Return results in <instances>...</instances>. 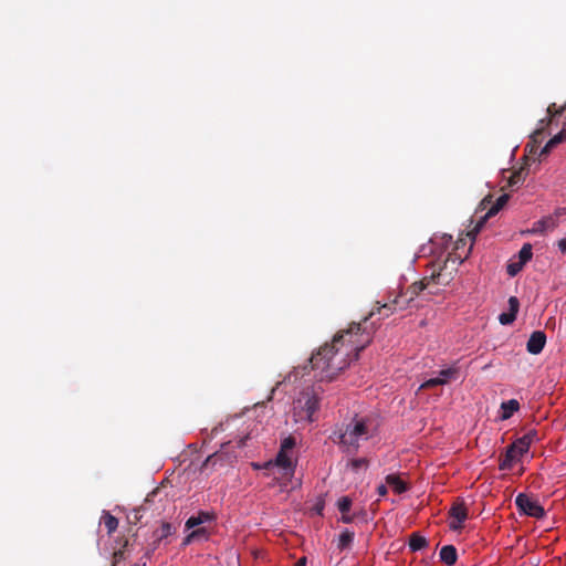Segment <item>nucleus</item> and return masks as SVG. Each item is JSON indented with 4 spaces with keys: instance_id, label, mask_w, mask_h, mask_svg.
<instances>
[{
    "instance_id": "39",
    "label": "nucleus",
    "mask_w": 566,
    "mask_h": 566,
    "mask_svg": "<svg viewBox=\"0 0 566 566\" xmlns=\"http://www.w3.org/2000/svg\"><path fill=\"white\" fill-rule=\"evenodd\" d=\"M306 563H307L306 557H302V558H300V559L295 563V566H306Z\"/></svg>"
},
{
    "instance_id": "14",
    "label": "nucleus",
    "mask_w": 566,
    "mask_h": 566,
    "mask_svg": "<svg viewBox=\"0 0 566 566\" xmlns=\"http://www.w3.org/2000/svg\"><path fill=\"white\" fill-rule=\"evenodd\" d=\"M463 262L461 255L457 253H450L443 262V265L439 266V271L436 273H446L448 276L451 273V279L453 277V272L457 271L458 265Z\"/></svg>"
},
{
    "instance_id": "4",
    "label": "nucleus",
    "mask_w": 566,
    "mask_h": 566,
    "mask_svg": "<svg viewBox=\"0 0 566 566\" xmlns=\"http://www.w3.org/2000/svg\"><path fill=\"white\" fill-rule=\"evenodd\" d=\"M369 437L367 421L365 419H354L347 424L345 431L339 434L338 443L346 449V451L357 450L360 440H366Z\"/></svg>"
},
{
    "instance_id": "24",
    "label": "nucleus",
    "mask_w": 566,
    "mask_h": 566,
    "mask_svg": "<svg viewBox=\"0 0 566 566\" xmlns=\"http://www.w3.org/2000/svg\"><path fill=\"white\" fill-rule=\"evenodd\" d=\"M427 545H428V542H427L426 537H423L422 535H420L418 533L411 534L410 539H409V548L411 552L421 551L422 548L427 547Z\"/></svg>"
},
{
    "instance_id": "7",
    "label": "nucleus",
    "mask_w": 566,
    "mask_h": 566,
    "mask_svg": "<svg viewBox=\"0 0 566 566\" xmlns=\"http://www.w3.org/2000/svg\"><path fill=\"white\" fill-rule=\"evenodd\" d=\"M515 505L521 514L535 518L545 516V510L539 502L525 493H520L515 497Z\"/></svg>"
},
{
    "instance_id": "19",
    "label": "nucleus",
    "mask_w": 566,
    "mask_h": 566,
    "mask_svg": "<svg viewBox=\"0 0 566 566\" xmlns=\"http://www.w3.org/2000/svg\"><path fill=\"white\" fill-rule=\"evenodd\" d=\"M520 460H521L520 455H517L515 453V451H513L511 449V447H509L506 449L504 457L501 459V462L499 465L500 470H505V471L512 470L514 464Z\"/></svg>"
},
{
    "instance_id": "32",
    "label": "nucleus",
    "mask_w": 566,
    "mask_h": 566,
    "mask_svg": "<svg viewBox=\"0 0 566 566\" xmlns=\"http://www.w3.org/2000/svg\"><path fill=\"white\" fill-rule=\"evenodd\" d=\"M566 109V104L564 106H560V107H556V104H552L548 106L547 108V113L553 117V116H560Z\"/></svg>"
},
{
    "instance_id": "9",
    "label": "nucleus",
    "mask_w": 566,
    "mask_h": 566,
    "mask_svg": "<svg viewBox=\"0 0 566 566\" xmlns=\"http://www.w3.org/2000/svg\"><path fill=\"white\" fill-rule=\"evenodd\" d=\"M509 199H510V195H507V193L501 195L496 199V201L489 208L486 213L483 217H481V219L476 222V224L473 228V230L468 233L469 237H472L471 238L472 241L474 240L475 234L481 231V229L483 228L485 221L489 218L495 216L507 203Z\"/></svg>"
},
{
    "instance_id": "21",
    "label": "nucleus",
    "mask_w": 566,
    "mask_h": 566,
    "mask_svg": "<svg viewBox=\"0 0 566 566\" xmlns=\"http://www.w3.org/2000/svg\"><path fill=\"white\" fill-rule=\"evenodd\" d=\"M457 549L452 545H446L440 549V558L446 565H453L457 562Z\"/></svg>"
},
{
    "instance_id": "28",
    "label": "nucleus",
    "mask_w": 566,
    "mask_h": 566,
    "mask_svg": "<svg viewBox=\"0 0 566 566\" xmlns=\"http://www.w3.org/2000/svg\"><path fill=\"white\" fill-rule=\"evenodd\" d=\"M223 457L224 453L221 451H218L211 455H209L206 461L203 462L202 468H207L208 465H216L218 463L223 464Z\"/></svg>"
},
{
    "instance_id": "20",
    "label": "nucleus",
    "mask_w": 566,
    "mask_h": 566,
    "mask_svg": "<svg viewBox=\"0 0 566 566\" xmlns=\"http://www.w3.org/2000/svg\"><path fill=\"white\" fill-rule=\"evenodd\" d=\"M566 140V129L563 128L558 134L552 137L541 150L539 157H544L551 153V150L558 144Z\"/></svg>"
},
{
    "instance_id": "41",
    "label": "nucleus",
    "mask_w": 566,
    "mask_h": 566,
    "mask_svg": "<svg viewBox=\"0 0 566 566\" xmlns=\"http://www.w3.org/2000/svg\"><path fill=\"white\" fill-rule=\"evenodd\" d=\"M514 300H517V297H515V296H511V297L509 298V312H507V313H512V302H513Z\"/></svg>"
},
{
    "instance_id": "2",
    "label": "nucleus",
    "mask_w": 566,
    "mask_h": 566,
    "mask_svg": "<svg viewBox=\"0 0 566 566\" xmlns=\"http://www.w3.org/2000/svg\"><path fill=\"white\" fill-rule=\"evenodd\" d=\"M297 444L296 438L287 436L281 441L280 450L274 460L263 464L253 463L256 470L264 469L269 471L282 488H286L292 481L297 464V458L294 449Z\"/></svg>"
},
{
    "instance_id": "33",
    "label": "nucleus",
    "mask_w": 566,
    "mask_h": 566,
    "mask_svg": "<svg viewBox=\"0 0 566 566\" xmlns=\"http://www.w3.org/2000/svg\"><path fill=\"white\" fill-rule=\"evenodd\" d=\"M524 265H522L520 262H514V263H510L507 265V274L511 275V276H515L523 268Z\"/></svg>"
},
{
    "instance_id": "10",
    "label": "nucleus",
    "mask_w": 566,
    "mask_h": 566,
    "mask_svg": "<svg viewBox=\"0 0 566 566\" xmlns=\"http://www.w3.org/2000/svg\"><path fill=\"white\" fill-rule=\"evenodd\" d=\"M449 527L452 531L461 530L463 523L468 518V509L463 501H457L450 509L449 512Z\"/></svg>"
},
{
    "instance_id": "11",
    "label": "nucleus",
    "mask_w": 566,
    "mask_h": 566,
    "mask_svg": "<svg viewBox=\"0 0 566 566\" xmlns=\"http://www.w3.org/2000/svg\"><path fill=\"white\" fill-rule=\"evenodd\" d=\"M546 344V335L542 331H535L531 334L527 344L526 349L528 353L533 355L539 354L544 346Z\"/></svg>"
},
{
    "instance_id": "36",
    "label": "nucleus",
    "mask_w": 566,
    "mask_h": 566,
    "mask_svg": "<svg viewBox=\"0 0 566 566\" xmlns=\"http://www.w3.org/2000/svg\"><path fill=\"white\" fill-rule=\"evenodd\" d=\"M566 213V209L565 208H558L555 210V213L553 214V217H555L556 219L560 216H564Z\"/></svg>"
},
{
    "instance_id": "5",
    "label": "nucleus",
    "mask_w": 566,
    "mask_h": 566,
    "mask_svg": "<svg viewBox=\"0 0 566 566\" xmlns=\"http://www.w3.org/2000/svg\"><path fill=\"white\" fill-rule=\"evenodd\" d=\"M446 273H436V270L430 275L424 276L420 281L413 282L408 286L403 294L406 300L400 308H407L409 304L420 295L422 291L428 289L432 283L447 285L451 281V273L446 277Z\"/></svg>"
},
{
    "instance_id": "17",
    "label": "nucleus",
    "mask_w": 566,
    "mask_h": 566,
    "mask_svg": "<svg viewBox=\"0 0 566 566\" xmlns=\"http://www.w3.org/2000/svg\"><path fill=\"white\" fill-rule=\"evenodd\" d=\"M520 409V402L516 399H510L501 403L500 419L507 420Z\"/></svg>"
},
{
    "instance_id": "13",
    "label": "nucleus",
    "mask_w": 566,
    "mask_h": 566,
    "mask_svg": "<svg viewBox=\"0 0 566 566\" xmlns=\"http://www.w3.org/2000/svg\"><path fill=\"white\" fill-rule=\"evenodd\" d=\"M535 438V433L528 432L523 437L515 440L510 447L520 458H522L525 453L528 452L531 444Z\"/></svg>"
},
{
    "instance_id": "25",
    "label": "nucleus",
    "mask_w": 566,
    "mask_h": 566,
    "mask_svg": "<svg viewBox=\"0 0 566 566\" xmlns=\"http://www.w3.org/2000/svg\"><path fill=\"white\" fill-rule=\"evenodd\" d=\"M102 522H103L105 528L107 530L108 534H112L113 532H115L118 526V520L109 513L103 514Z\"/></svg>"
},
{
    "instance_id": "23",
    "label": "nucleus",
    "mask_w": 566,
    "mask_h": 566,
    "mask_svg": "<svg viewBox=\"0 0 566 566\" xmlns=\"http://www.w3.org/2000/svg\"><path fill=\"white\" fill-rule=\"evenodd\" d=\"M518 310H520V302L518 300H514L512 302V313H502L499 315V322L502 324V325H510L512 324L515 319H516V315L518 313Z\"/></svg>"
},
{
    "instance_id": "31",
    "label": "nucleus",
    "mask_w": 566,
    "mask_h": 566,
    "mask_svg": "<svg viewBox=\"0 0 566 566\" xmlns=\"http://www.w3.org/2000/svg\"><path fill=\"white\" fill-rule=\"evenodd\" d=\"M368 461L365 458L353 459L348 462V467L353 471H357L360 468H367Z\"/></svg>"
},
{
    "instance_id": "27",
    "label": "nucleus",
    "mask_w": 566,
    "mask_h": 566,
    "mask_svg": "<svg viewBox=\"0 0 566 566\" xmlns=\"http://www.w3.org/2000/svg\"><path fill=\"white\" fill-rule=\"evenodd\" d=\"M208 514L200 513L198 515L190 516L186 522V527L188 530L199 526L208 520Z\"/></svg>"
},
{
    "instance_id": "18",
    "label": "nucleus",
    "mask_w": 566,
    "mask_h": 566,
    "mask_svg": "<svg viewBox=\"0 0 566 566\" xmlns=\"http://www.w3.org/2000/svg\"><path fill=\"white\" fill-rule=\"evenodd\" d=\"M386 483L392 489L396 494H402L408 490L407 483L401 480L397 474H388L386 476Z\"/></svg>"
},
{
    "instance_id": "16",
    "label": "nucleus",
    "mask_w": 566,
    "mask_h": 566,
    "mask_svg": "<svg viewBox=\"0 0 566 566\" xmlns=\"http://www.w3.org/2000/svg\"><path fill=\"white\" fill-rule=\"evenodd\" d=\"M174 533H175V528L170 523H167V522L161 523L160 527H158L154 532L155 541H154L153 549H156L161 541L168 538Z\"/></svg>"
},
{
    "instance_id": "15",
    "label": "nucleus",
    "mask_w": 566,
    "mask_h": 566,
    "mask_svg": "<svg viewBox=\"0 0 566 566\" xmlns=\"http://www.w3.org/2000/svg\"><path fill=\"white\" fill-rule=\"evenodd\" d=\"M306 370V366L294 368V370L286 375L282 381L276 384V388L280 386H296L297 380L305 377Z\"/></svg>"
},
{
    "instance_id": "8",
    "label": "nucleus",
    "mask_w": 566,
    "mask_h": 566,
    "mask_svg": "<svg viewBox=\"0 0 566 566\" xmlns=\"http://www.w3.org/2000/svg\"><path fill=\"white\" fill-rule=\"evenodd\" d=\"M405 300L406 297L401 292H389L386 302L380 306H377L376 310H373L370 312V316H373L376 312L380 314L384 311V316L388 317L398 310L402 311L403 308H400V306L403 304Z\"/></svg>"
},
{
    "instance_id": "35",
    "label": "nucleus",
    "mask_w": 566,
    "mask_h": 566,
    "mask_svg": "<svg viewBox=\"0 0 566 566\" xmlns=\"http://www.w3.org/2000/svg\"><path fill=\"white\" fill-rule=\"evenodd\" d=\"M377 493L380 497L385 496L387 494V486L385 484H380L377 488Z\"/></svg>"
},
{
    "instance_id": "29",
    "label": "nucleus",
    "mask_w": 566,
    "mask_h": 566,
    "mask_svg": "<svg viewBox=\"0 0 566 566\" xmlns=\"http://www.w3.org/2000/svg\"><path fill=\"white\" fill-rule=\"evenodd\" d=\"M525 175H526V171L524 168H521L520 170L514 171L509 179V185L512 187L518 185L520 182H522L524 180Z\"/></svg>"
},
{
    "instance_id": "30",
    "label": "nucleus",
    "mask_w": 566,
    "mask_h": 566,
    "mask_svg": "<svg viewBox=\"0 0 566 566\" xmlns=\"http://www.w3.org/2000/svg\"><path fill=\"white\" fill-rule=\"evenodd\" d=\"M337 507L342 514H347L352 507V500L348 496H343L337 501Z\"/></svg>"
},
{
    "instance_id": "26",
    "label": "nucleus",
    "mask_w": 566,
    "mask_h": 566,
    "mask_svg": "<svg viewBox=\"0 0 566 566\" xmlns=\"http://www.w3.org/2000/svg\"><path fill=\"white\" fill-rule=\"evenodd\" d=\"M533 256V252H532V244L531 243H524L522 249L520 250L518 252V259H520V263L522 265H524L525 263H527Z\"/></svg>"
},
{
    "instance_id": "3",
    "label": "nucleus",
    "mask_w": 566,
    "mask_h": 566,
    "mask_svg": "<svg viewBox=\"0 0 566 566\" xmlns=\"http://www.w3.org/2000/svg\"><path fill=\"white\" fill-rule=\"evenodd\" d=\"M319 407V397L315 391H300L293 401V418L295 422H313L314 413Z\"/></svg>"
},
{
    "instance_id": "38",
    "label": "nucleus",
    "mask_w": 566,
    "mask_h": 566,
    "mask_svg": "<svg viewBox=\"0 0 566 566\" xmlns=\"http://www.w3.org/2000/svg\"><path fill=\"white\" fill-rule=\"evenodd\" d=\"M342 522L343 523H352L353 522V516L348 515L347 514H342Z\"/></svg>"
},
{
    "instance_id": "37",
    "label": "nucleus",
    "mask_w": 566,
    "mask_h": 566,
    "mask_svg": "<svg viewBox=\"0 0 566 566\" xmlns=\"http://www.w3.org/2000/svg\"><path fill=\"white\" fill-rule=\"evenodd\" d=\"M558 248H559V250H560L563 253H565V252H566V239H560V240L558 241Z\"/></svg>"
},
{
    "instance_id": "1",
    "label": "nucleus",
    "mask_w": 566,
    "mask_h": 566,
    "mask_svg": "<svg viewBox=\"0 0 566 566\" xmlns=\"http://www.w3.org/2000/svg\"><path fill=\"white\" fill-rule=\"evenodd\" d=\"M371 342L369 333L361 329L360 323H352L347 329L340 331L331 344L323 345L312 355L311 370L318 381H332L352 360L359 357Z\"/></svg>"
},
{
    "instance_id": "22",
    "label": "nucleus",
    "mask_w": 566,
    "mask_h": 566,
    "mask_svg": "<svg viewBox=\"0 0 566 566\" xmlns=\"http://www.w3.org/2000/svg\"><path fill=\"white\" fill-rule=\"evenodd\" d=\"M355 534L354 532L349 531L348 528L344 530L337 541V548L339 551H345L350 548L353 542H354Z\"/></svg>"
},
{
    "instance_id": "40",
    "label": "nucleus",
    "mask_w": 566,
    "mask_h": 566,
    "mask_svg": "<svg viewBox=\"0 0 566 566\" xmlns=\"http://www.w3.org/2000/svg\"><path fill=\"white\" fill-rule=\"evenodd\" d=\"M491 203V197H486L482 200L481 202V206H483V208L485 209L486 208V205Z\"/></svg>"
},
{
    "instance_id": "34",
    "label": "nucleus",
    "mask_w": 566,
    "mask_h": 566,
    "mask_svg": "<svg viewBox=\"0 0 566 566\" xmlns=\"http://www.w3.org/2000/svg\"><path fill=\"white\" fill-rule=\"evenodd\" d=\"M202 530L193 531L191 532L184 541L185 545H188L191 543V541L198 535Z\"/></svg>"
},
{
    "instance_id": "12",
    "label": "nucleus",
    "mask_w": 566,
    "mask_h": 566,
    "mask_svg": "<svg viewBox=\"0 0 566 566\" xmlns=\"http://www.w3.org/2000/svg\"><path fill=\"white\" fill-rule=\"evenodd\" d=\"M558 221L553 216L544 217L543 219L534 222L533 228L527 230L528 233H545L547 231H553L557 228Z\"/></svg>"
},
{
    "instance_id": "6",
    "label": "nucleus",
    "mask_w": 566,
    "mask_h": 566,
    "mask_svg": "<svg viewBox=\"0 0 566 566\" xmlns=\"http://www.w3.org/2000/svg\"><path fill=\"white\" fill-rule=\"evenodd\" d=\"M461 377L460 368L457 366H450L447 368H442L437 373V375L431 376L423 380V382L418 387V389H424L426 387H436V386H444L449 385Z\"/></svg>"
}]
</instances>
